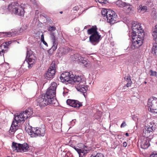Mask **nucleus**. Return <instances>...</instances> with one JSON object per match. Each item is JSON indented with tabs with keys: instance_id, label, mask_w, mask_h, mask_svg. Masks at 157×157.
Wrapping results in <instances>:
<instances>
[{
	"instance_id": "obj_8",
	"label": "nucleus",
	"mask_w": 157,
	"mask_h": 157,
	"mask_svg": "<svg viewBox=\"0 0 157 157\" xmlns=\"http://www.w3.org/2000/svg\"><path fill=\"white\" fill-rule=\"evenodd\" d=\"M108 13L106 17L107 22L110 24H113L117 21V15L115 11L111 9L109 10Z\"/></svg>"
},
{
	"instance_id": "obj_15",
	"label": "nucleus",
	"mask_w": 157,
	"mask_h": 157,
	"mask_svg": "<svg viewBox=\"0 0 157 157\" xmlns=\"http://www.w3.org/2000/svg\"><path fill=\"white\" fill-rule=\"evenodd\" d=\"M70 51V48L67 47L59 48L57 50V56L61 57L63 55L67 54Z\"/></svg>"
},
{
	"instance_id": "obj_46",
	"label": "nucleus",
	"mask_w": 157,
	"mask_h": 157,
	"mask_svg": "<svg viewBox=\"0 0 157 157\" xmlns=\"http://www.w3.org/2000/svg\"><path fill=\"white\" fill-rule=\"evenodd\" d=\"M127 125V124L126 123V122L125 121H124L121 124V128H124Z\"/></svg>"
},
{
	"instance_id": "obj_3",
	"label": "nucleus",
	"mask_w": 157,
	"mask_h": 157,
	"mask_svg": "<svg viewBox=\"0 0 157 157\" xmlns=\"http://www.w3.org/2000/svg\"><path fill=\"white\" fill-rule=\"evenodd\" d=\"M48 31L50 32L51 38L53 45L50 49L48 51V52L51 55L55 51L57 48L58 44V41L57 38L55 37V33L53 31L56 30V28L54 26H49L48 29Z\"/></svg>"
},
{
	"instance_id": "obj_25",
	"label": "nucleus",
	"mask_w": 157,
	"mask_h": 157,
	"mask_svg": "<svg viewBox=\"0 0 157 157\" xmlns=\"http://www.w3.org/2000/svg\"><path fill=\"white\" fill-rule=\"evenodd\" d=\"M79 146H82L83 149H84V151H85L86 153L89 152L92 149L91 147L87 146L86 143L84 144H79Z\"/></svg>"
},
{
	"instance_id": "obj_22",
	"label": "nucleus",
	"mask_w": 157,
	"mask_h": 157,
	"mask_svg": "<svg viewBox=\"0 0 157 157\" xmlns=\"http://www.w3.org/2000/svg\"><path fill=\"white\" fill-rule=\"evenodd\" d=\"M17 8H18L17 12L14 14L21 16H24L25 13V8L21 5H19V4Z\"/></svg>"
},
{
	"instance_id": "obj_42",
	"label": "nucleus",
	"mask_w": 157,
	"mask_h": 157,
	"mask_svg": "<svg viewBox=\"0 0 157 157\" xmlns=\"http://www.w3.org/2000/svg\"><path fill=\"white\" fill-rule=\"evenodd\" d=\"M122 5L124 7H126L127 8V7H128L129 6H130V4L128 3L125 2H122Z\"/></svg>"
},
{
	"instance_id": "obj_5",
	"label": "nucleus",
	"mask_w": 157,
	"mask_h": 157,
	"mask_svg": "<svg viewBox=\"0 0 157 157\" xmlns=\"http://www.w3.org/2000/svg\"><path fill=\"white\" fill-rule=\"evenodd\" d=\"M12 147L13 151L16 150L17 152H26L30 150V146L26 143L21 144L13 142L12 143Z\"/></svg>"
},
{
	"instance_id": "obj_59",
	"label": "nucleus",
	"mask_w": 157,
	"mask_h": 157,
	"mask_svg": "<svg viewBox=\"0 0 157 157\" xmlns=\"http://www.w3.org/2000/svg\"><path fill=\"white\" fill-rule=\"evenodd\" d=\"M144 83L145 84H146L147 83V82H146V81H144Z\"/></svg>"
},
{
	"instance_id": "obj_63",
	"label": "nucleus",
	"mask_w": 157,
	"mask_h": 157,
	"mask_svg": "<svg viewBox=\"0 0 157 157\" xmlns=\"http://www.w3.org/2000/svg\"><path fill=\"white\" fill-rule=\"evenodd\" d=\"M7 157H10V156H8Z\"/></svg>"
},
{
	"instance_id": "obj_58",
	"label": "nucleus",
	"mask_w": 157,
	"mask_h": 157,
	"mask_svg": "<svg viewBox=\"0 0 157 157\" xmlns=\"http://www.w3.org/2000/svg\"><path fill=\"white\" fill-rule=\"evenodd\" d=\"M73 145H73V144H70V146L71 147H73Z\"/></svg>"
},
{
	"instance_id": "obj_34",
	"label": "nucleus",
	"mask_w": 157,
	"mask_h": 157,
	"mask_svg": "<svg viewBox=\"0 0 157 157\" xmlns=\"http://www.w3.org/2000/svg\"><path fill=\"white\" fill-rule=\"evenodd\" d=\"M79 154V157H84L87 153L86 152H85L84 149H81V151L78 153Z\"/></svg>"
},
{
	"instance_id": "obj_60",
	"label": "nucleus",
	"mask_w": 157,
	"mask_h": 157,
	"mask_svg": "<svg viewBox=\"0 0 157 157\" xmlns=\"http://www.w3.org/2000/svg\"><path fill=\"white\" fill-rule=\"evenodd\" d=\"M59 13H60L62 14L63 13V11H60V12Z\"/></svg>"
},
{
	"instance_id": "obj_23",
	"label": "nucleus",
	"mask_w": 157,
	"mask_h": 157,
	"mask_svg": "<svg viewBox=\"0 0 157 157\" xmlns=\"http://www.w3.org/2000/svg\"><path fill=\"white\" fill-rule=\"evenodd\" d=\"M137 12L141 13H143L146 12L147 9V7L145 6L142 5H138L137 6Z\"/></svg>"
},
{
	"instance_id": "obj_53",
	"label": "nucleus",
	"mask_w": 157,
	"mask_h": 157,
	"mask_svg": "<svg viewBox=\"0 0 157 157\" xmlns=\"http://www.w3.org/2000/svg\"><path fill=\"white\" fill-rule=\"evenodd\" d=\"M44 40V36L43 34L41 35V41Z\"/></svg>"
},
{
	"instance_id": "obj_29",
	"label": "nucleus",
	"mask_w": 157,
	"mask_h": 157,
	"mask_svg": "<svg viewBox=\"0 0 157 157\" xmlns=\"http://www.w3.org/2000/svg\"><path fill=\"white\" fill-rule=\"evenodd\" d=\"M25 130L26 132L28 133L29 135L31 136V134H33L34 133V130H33V128L32 126H30L29 127H26L25 128Z\"/></svg>"
},
{
	"instance_id": "obj_30",
	"label": "nucleus",
	"mask_w": 157,
	"mask_h": 157,
	"mask_svg": "<svg viewBox=\"0 0 157 157\" xmlns=\"http://www.w3.org/2000/svg\"><path fill=\"white\" fill-rule=\"evenodd\" d=\"M33 109L31 108H28L25 110V113L27 114L29 117H30L33 114Z\"/></svg>"
},
{
	"instance_id": "obj_56",
	"label": "nucleus",
	"mask_w": 157,
	"mask_h": 157,
	"mask_svg": "<svg viewBox=\"0 0 157 157\" xmlns=\"http://www.w3.org/2000/svg\"><path fill=\"white\" fill-rule=\"evenodd\" d=\"M125 135L126 136H129V134L127 132L126 133Z\"/></svg>"
},
{
	"instance_id": "obj_48",
	"label": "nucleus",
	"mask_w": 157,
	"mask_h": 157,
	"mask_svg": "<svg viewBox=\"0 0 157 157\" xmlns=\"http://www.w3.org/2000/svg\"><path fill=\"white\" fill-rule=\"evenodd\" d=\"M78 9V7L77 6H75L73 8V10L74 11H77Z\"/></svg>"
},
{
	"instance_id": "obj_12",
	"label": "nucleus",
	"mask_w": 157,
	"mask_h": 157,
	"mask_svg": "<svg viewBox=\"0 0 157 157\" xmlns=\"http://www.w3.org/2000/svg\"><path fill=\"white\" fill-rule=\"evenodd\" d=\"M67 105L74 108H79L82 106V104L77 100L68 99L66 101Z\"/></svg>"
},
{
	"instance_id": "obj_51",
	"label": "nucleus",
	"mask_w": 157,
	"mask_h": 157,
	"mask_svg": "<svg viewBox=\"0 0 157 157\" xmlns=\"http://www.w3.org/2000/svg\"><path fill=\"white\" fill-rule=\"evenodd\" d=\"M123 146L124 147H126L127 146V143L126 142H124L123 143Z\"/></svg>"
},
{
	"instance_id": "obj_62",
	"label": "nucleus",
	"mask_w": 157,
	"mask_h": 157,
	"mask_svg": "<svg viewBox=\"0 0 157 157\" xmlns=\"http://www.w3.org/2000/svg\"><path fill=\"white\" fill-rule=\"evenodd\" d=\"M75 18H76V17H75V18H74L73 19H75ZM72 20H73V19Z\"/></svg>"
},
{
	"instance_id": "obj_55",
	"label": "nucleus",
	"mask_w": 157,
	"mask_h": 157,
	"mask_svg": "<svg viewBox=\"0 0 157 157\" xmlns=\"http://www.w3.org/2000/svg\"><path fill=\"white\" fill-rule=\"evenodd\" d=\"M99 3L102 4L103 3V0H98Z\"/></svg>"
},
{
	"instance_id": "obj_40",
	"label": "nucleus",
	"mask_w": 157,
	"mask_h": 157,
	"mask_svg": "<svg viewBox=\"0 0 157 157\" xmlns=\"http://www.w3.org/2000/svg\"><path fill=\"white\" fill-rule=\"evenodd\" d=\"M131 78L130 76L128 74L127 75L125 76L124 78L126 81L128 82V81H130V80H131Z\"/></svg>"
},
{
	"instance_id": "obj_6",
	"label": "nucleus",
	"mask_w": 157,
	"mask_h": 157,
	"mask_svg": "<svg viewBox=\"0 0 157 157\" xmlns=\"http://www.w3.org/2000/svg\"><path fill=\"white\" fill-rule=\"evenodd\" d=\"M147 106L151 112L156 113L157 111V98L154 96L150 97L148 100Z\"/></svg>"
},
{
	"instance_id": "obj_61",
	"label": "nucleus",
	"mask_w": 157,
	"mask_h": 157,
	"mask_svg": "<svg viewBox=\"0 0 157 157\" xmlns=\"http://www.w3.org/2000/svg\"><path fill=\"white\" fill-rule=\"evenodd\" d=\"M75 146H74V145L73 146V147H72L74 148V147H75Z\"/></svg>"
},
{
	"instance_id": "obj_36",
	"label": "nucleus",
	"mask_w": 157,
	"mask_h": 157,
	"mask_svg": "<svg viewBox=\"0 0 157 157\" xmlns=\"http://www.w3.org/2000/svg\"><path fill=\"white\" fill-rule=\"evenodd\" d=\"M127 11L129 13H133L135 11V9L131 5H130L127 7Z\"/></svg>"
},
{
	"instance_id": "obj_27",
	"label": "nucleus",
	"mask_w": 157,
	"mask_h": 157,
	"mask_svg": "<svg viewBox=\"0 0 157 157\" xmlns=\"http://www.w3.org/2000/svg\"><path fill=\"white\" fill-rule=\"evenodd\" d=\"M152 53L155 55H156L157 53V40L153 43L152 48Z\"/></svg>"
},
{
	"instance_id": "obj_35",
	"label": "nucleus",
	"mask_w": 157,
	"mask_h": 157,
	"mask_svg": "<svg viewBox=\"0 0 157 157\" xmlns=\"http://www.w3.org/2000/svg\"><path fill=\"white\" fill-rule=\"evenodd\" d=\"M56 64L55 61H53L51 63L49 69L54 70L55 71L56 70Z\"/></svg>"
},
{
	"instance_id": "obj_38",
	"label": "nucleus",
	"mask_w": 157,
	"mask_h": 157,
	"mask_svg": "<svg viewBox=\"0 0 157 157\" xmlns=\"http://www.w3.org/2000/svg\"><path fill=\"white\" fill-rule=\"evenodd\" d=\"M149 72L151 73L150 75L151 76H155L157 77V72L155 71H153V70H151Z\"/></svg>"
},
{
	"instance_id": "obj_24",
	"label": "nucleus",
	"mask_w": 157,
	"mask_h": 157,
	"mask_svg": "<svg viewBox=\"0 0 157 157\" xmlns=\"http://www.w3.org/2000/svg\"><path fill=\"white\" fill-rule=\"evenodd\" d=\"M80 57H81V56L79 54H75L71 56V58L72 60L79 62V61L80 60Z\"/></svg>"
},
{
	"instance_id": "obj_20",
	"label": "nucleus",
	"mask_w": 157,
	"mask_h": 157,
	"mask_svg": "<svg viewBox=\"0 0 157 157\" xmlns=\"http://www.w3.org/2000/svg\"><path fill=\"white\" fill-rule=\"evenodd\" d=\"M140 147L142 148L146 149L150 145V140L146 138L141 140Z\"/></svg>"
},
{
	"instance_id": "obj_2",
	"label": "nucleus",
	"mask_w": 157,
	"mask_h": 157,
	"mask_svg": "<svg viewBox=\"0 0 157 157\" xmlns=\"http://www.w3.org/2000/svg\"><path fill=\"white\" fill-rule=\"evenodd\" d=\"M132 44L131 45V47L132 49L134 50L142 45L144 36V32L139 24H137L134 22L132 23Z\"/></svg>"
},
{
	"instance_id": "obj_17",
	"label": "nucleus",
	"mask_w": 157,
	"mask_h": 157,
	"mask_svg": "<svg viewBox=\"0 0 157 157\" xmlns=\"http://www.w3.org/2000/svg\"><path fill=\"white\" fill-rule=\"evenodd\" d=\"M36 58V57H29L28 58H26V62L28 64V67L29 69L31 68L35 64Z\"/></svg>"
},
{
	"instance_id": "obj_33",
	"label": "nucleus",
	"mask_w": 157,
	"mask_h": 157,
	"mask_svg": "<svg viewBox=\"0 0 157 157\" xmlns=\"http://www.w3.org/2000/svg\"><path fill=\"white\" fill-rule=\"evenodd\" d=\"M109 9H103L101 11V14L104 16V17L105 18V19H106V17L107 16L108 13L109 12Z\"/></svg>"
},
{
	"instance_id": "obj_18",
	"label": "nucleus",
	"mask_w": 157,
	"mask_h": 157,
	"mask_svg": "<svg viewBox=\"0 0 157 157\" xmlns=\"http://www.w3.org/2000/svg\"><path fill=\"white\" fill-rule=\"evenodd\" d=\"M55 72L56 71L54 70H52L48 69V71L44 74V76L45 78L48 80H49L50 79L54 77Z\"/></svg>"
},
{
	"instance_id": "obj_50",
	"label": "nucleus",
	"mask_w": 157,
	"mask_h": 157,
	"mask_svg": "<svg viewBox=\"0 0 157 157\" xmlns=\"http://www.w3.org/2000/svg\"><path fill=\"white\" fill-rule=\"evenodd\" d=\"M43 44L46 45L47 47H48V44L47 43L44 41V40L41 41Z\"/></svg>"
},
{
	"instance_id": "obj_41",
	"label": "nucleus",
	"mask_w": 157,
	"mask_h": 157,
	"mask_svg": "<svg viewBox=\"0 0 157 157\" xmlns=\"http://www.w3.org/2000/svg\"><path fill=\"white\" fill-rule=\"evenodd\" d=\"M64 157H74V156L72 153L68 152L65 154Z\"/></svg>"
},
{
	"instance_id": "obj_43",
	"label": "nucleus",
	"mask_w": 157,
	"mask_h": 157,
	"mask_svg": "<svg viewBox=\"0 0 157 157\" xmlns=\"http://www.w3.org/2000/svg\"><path fill=\"white\" fill-rule=\"evenodd\" d=\"M74 149L77 151L78 153H79V151H81V148L78 146H75V147H74Z\"/></svg>"
},
{
	"instance_id": "obj_39",
	"label": "nucleus",
	"mask_w": 157,
	"mask_h": 157,
	"mask_svg": "<svg viewBox=\"0 0 157 157\" xmlns=\"http://www.w3.org/2000/svg\"><path fill=\"white\" fill-rule=\"evenodd\" d=\"M11 42L10 41L6 42L3 44V46L5 48H8V46L11 44Z\"/></svg>"
},
{
	"instance_id": "obj_45",
	"label": "nucleus",
	"mask_w": 157,
	"mask_h": 157,
	"mask_svg": "<svg viewBox=\"0 0 157 157\" xmlns=\"http://www.w3.org/2000/svg\"><path fill=\"white\" fill-rule=\"evenodd\" d=\"M128 83L126 84V86L127 87L131 86L132 83V82L131 80H130V81H128Z\"/></svg>"
},
{
	"instance_id": "obj_14",
	"label": "nucleus",
	"mask_w": 157,
	"mask_h": 157,
	"mask_svg": "<svg viewBox=\"0 0 157 157\" xmlns=\"http://www.w3.org/2000/svg\"><path fill=\"white\" fill-rule=\"evenodd\" d=\"M19 4L17 2H13L10 4L7 8V10L9 11L12 14L17 13L18 8H17Z\"/></svg>"
},
{
	"instance_id": "obj_11",
	"label": "nucleus",
	"mask_w": 157,
	"mask_h": 157,
	"mask_svg": "<svg viewBox=\"0 0 157 157\" xmlns=\"http://www.w3.org/2000/svg\"><path fill=\"white\" fill-rule=\"evenodd\" d=\"M101 37V35L98 33L91 35L89 36V41L94 45L98 44L99 42Z\"/></svg>"
},
{
	"instance_id": "obj_52",
	"label": "nucleus",
	"mask_w": 157,
	"mask_h": 157,
	"mask_svg": "<svg viewBox=\"0 0 157 157\" xmlns=\"http://www.w3.org/2000/svg\"><path fill=\"white\" fill-rule=\"evenodd\" d=\"M41 16H43L45 18H46V19L47 18V16L45 14H41Z\"/></svg>"
},
{
	"instance_id": "obj_1",
	"label": "nucleus",
	"mask_w": 157,
	"mask_h": 157,
	"mask_svg": "<svg viewBox=\"0 0 157 157\" xmlns=\"http://www.w3.org/2000/svg\"><path fill=\"white\" fill-rule=\"evenodd\" d=\"M70 74V72H66L61 74L59 78L61 82L73 84L74 82L77 84L76 89L78 91L82 93L85 97L87 95L86 92L88 87L87 85H85L86 84L85 78L82 76L74 75L73 74Z\"/></svg>"
},
{
	"instance_id": "obj_31",
	"label": "nucleus",
	"mask_w": 157,
	"mask_h": 157,
	"mask_svg": "<svg viewBox=\"0 0 157 157\" xmlns=\"http://www.w3.org/2000/svg\"><path fill=\"white\" fill-rule=\"evenodd\" d=\"M33 52L31 50H27L26 53V58H28L29 57H35L34 55L33 54Z\"/></svg>"
},
{
	"instance_id": "obj_13",
	"label": "nucleus",
	"mask_w": 157,
	"mask_h": 157,
	"mask_svg": "<svg viewBox=\"0 0 157 157\" xmlns=\"http://www.w3.org/2000/svg\"><path fill=\"white\" fill-rule=\"evenodd\" d=\"M16 118L17 117H14V121L12 122L9 131V132L10 133H12V134H14L16 131L18 129L19 127L18 125V124L19 122L16 120Z\"/></svg>"
},
{
	"instance_id": "obj_37",
	"label": "nucleus",
	"mask_w": 157,
	"mask_h": 157,
	"mask_svg": "<svg viewBox=\"0 0 157 157\" xmlns=\"http://www.w3.org/2000/svg\"><path fill=\"white\" fill-rule=\"evenodd\" d=\"M7 52V50L6 49L4 50V49H2V47L0 46V56H3L4 57V54L6 53Z\"/></svg>"
},
{
	"instance_id": "obj_28",
	"label": "nucleus",
	"mask_w": 157,
	"mask_h": 157,
	"mask_svg": "<svg viewBox=\"0 0 157 157\" xmlns=\"http://www.w3.org/2000/svg\"><path fill=\"white\" fill-rule=\"evenodd\" d=\"M80 59V60L79 61V62L82 63L84 64L85 67L88 68L89 66L90 63H88L87 61L86 60L84 59L83 57H81Z\"/></svg>"
},
{
	"instance_id": "obj_64",
	"label": "nucleus",
	"mask_w": 157,
	"mask_h": 157,
	"mask_svg": "<svg viewBox=\"0 0 157 157\" xmlns=\"http://www.w3.org/2000/svg\"><path fill=\"white\" fill-rule=\"evenodd\" d=\"M80 15V13H79V16Z\"/></svg>"
},
{
	"instance_id": "obj_9",
	"label": "nucleus",
	"mask_w": 157,
	"mask_h": 157,
	"mask_svg": "<svg viewBox=\"0 0 157 157\" xmlns=\"http://www.w3.org/2000/svg\"><path fill=\"white\" fill-rule=\"evenodd\" d=\"M155 124L151 122L149 123L148 125L145 126L143 130L145 135L148 136V134L154 132L155 130Z\"/></svg>"
},
{
	"instance_id": "obj_26",
	"label": "nucleus",
	"mask_w": 157,
	"mask_h": 157,
	"mask_svg": "<svg viewBox=\"0 0 157 157\" xmlns=\"http://www.w3.org/2000/svg\"><path fill=\"white\" fill-rule=\"evenodd\" d=\"M155 28L152 30V35L154 40L156 41L157 40V24L155 25Z\"/></svg>"
},
{
	"instance_id": "obj_49",
	"label": "nucleus",
	"mask_w": 157,
	"mask_h": 157,
	"mask_svg": "<svg viewBox=\"0 0 157 157\" xmlns=\"http://www.w3.org/2000/svg\"><path fill=\"white\" fill-rule=\"evenodd\" d=\"M76 120V119H74V120H72L71 122V123L72 124V125H74L75 124Z\"/></svg>"
},
{
	"instance_id": "obj_57",
	"label": "nucleus",
	"mask_w": 157,
	"mask_h": 157,
	"mask_svg": "<svg viewBox=\"0 0 157 157\" xmlns=\"http://www.w3.org/2000/svg\"><path fill=\"white\" fill-rule=\"evenodd\" d=\"M127 87V86H123V89H126V88Z\"/></svg>"
},
{
	"instance_id": "obj_32",
	"label": "nucleus",
	"mask_w": 157,
	"mask_h": 157,
	"mask_svg": "<svg viewBox=\"0 0 157 157\" xmlns=\"http://www.w3.org/2000/svg\"><path fill=\"white\" fill-rule=\"evenodd\" d=\"M90 157H104L103 155L101 153H97L96 152L93 153Z\"/></svg>"
},
{
	"instance_id": "obj_47",
	"label": "nucleus",
	"mask_w": 157,
	"mask_h": 157,
	"mask_svg": "<svg viewBox=\"0 0 157 157\" xmlns=\"http://www.w3.org/2000/svg\"><path fill=\"white\" fill-rule=\"evenodd\" d=\"M122 2L121 0H118L116 2V4L117 5H122Z\"/></svg>"
},
{
	"instance_id": "obj_21",
	"label": "nucleus",
	"mask_w": 157,
	"mask_h": 157,
	"mask_svg": "<svg viewBox=\"0 0 157 157\" xmlns=\"http://www.w3.org/2000/svg\"><path fill=\"white\" fill-rule=\"evenodd\" d=\"M98 28L96 25L92 26V27L87 30V33L88 35H92L99 33L97 31Z\"/></svg>"
},
{
	"instance_id": "obj_19",
	"label": "nucleus",
	"mask_w": 157,
	"mask_h": 157,
	"mask_svg": "<svg viewBox=\"0 0 157 157\" xmlns=\"http://www.w3.org/2000/svg\"><path fill=\"white\" fill-rule=\"evenodd\" d=\"M17 33L16 32H0V37H13Z\"/></svg>"
},
{
	"instance_id": "obj_44",
	"label": "nucleus",
	"mask_w": 157,
	"mask_h": 157,
	"mask_svg": "<svg viewBox=\"0 0 157 157\" xmlns=\"http://www.w3.org/2000/svg\"><path fill=\"white\" fill-rule=\"evenodd\" d=\"M150 157H157V152H153V154H152L150 155Z\"/></svg>"
},
{
	"instance_id": "obj_16",
	"label": "nucleus",
	"mask_w": 157,
	"mask_h": 157,
	"mask_svg": "<svg viewBox=\"0 0 157 157\" xmlns=\"http://www.w3.org/2000/svg\"><path fill=\"white\" fill-rule=\"evenodd\" d=\"M15 117H17L16 120L19 122H22L23 123L24 122L25 120L29 118L27 114L25 113V111L21 112L19 115Z\"/></svg>"
},
{
	"instance_id": "obj_10",
	"label": "nucleus",
	"mask_w": 157,
	"mask_h": 157,
	"mask_svg": "<svg viewBox=\"0 0 157 157\" xmlns=\"http://www.w3.org/2000/svg\"><path fill=\"white\" fill-rule=\"evenodd\" d=\"M33 133L31 134L32 137H36L38 136H43L44 135L45 130L44 128H33Z\"/></svg>"
},
{
	"instance_id": "obj_4",
	"label": "nucleus",
	"mask_w": 157,
	"mask_h": 157,
	"mask_svg": "<svg viewBox=\"0 0 157 157\" xmlns=\"http://www.w3.org/2000/svg\"><path fill=\"white\" fill-rule=\"evenodd\" d=\"M56 83L54 82L52 83L51 86L48 89L46 93L43 94L42 95L45 96L47 99L52 101L56 96Z\"/></svg>"
},
{
	"instance_id": "obj_54",
	"label": "nucleus",
	"mask_w": 157,
	"mask_h": 157,
	"mask_svg": "<svg viewBox=\"0 0 157 157\" xmlns=\"http://www.w3.org/2000/svg\"><path fill=\"white\" fill-rule=\"evenodd\" d=\"M90 26V25H88L87 26H85L84 28V29H86L87 28L89 27Z\"/></svg>"
},
{
	"instance_id": "obj_7",
	"label": "nucleus",
	"mask_w": 157,
	"mask_h": 157,
	"mask_svg": "<svg viewBox=\"0 0 157 157\" xmlns=\"http://www.w3.org/2000/svg\"><path fill=\"white\" fill-rule=\"evenodd\" d=\"M37 105L39 106L41 109L49 104H52V101L47 99L45 96L43 95L39 97L37 100Z\"/></svg>"
}]
</instances>
